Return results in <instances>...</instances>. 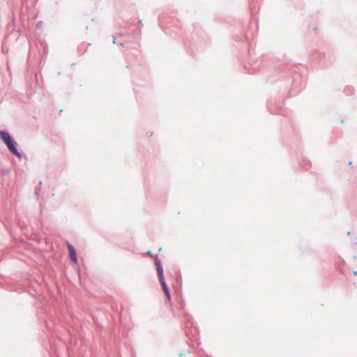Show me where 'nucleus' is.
Listing matches in <instances>:
<instances>
[{
	"mask_svg": "<svg viewBox=\"0 0 357 357\" xmlns=\"http://www.w3.org/2000/svg\"><path fill=\"white\" fill-rule=\"evenodd\" d=\"M67 245H68L70 259L75 264H77V258L76 250H75V248L69 243H68Z\"/></svg>",
	"mask_w": 357,
	"mask_h": 357,
	"instance_id": "obj_3",
	"label": "nucleus"
},
{
	"mask_svg": "<svg viewBox=\"0 0 357 357\" xmlns=\"http://www.w3.org/2000/svg\"><path fill=\"white\" fill-rule=\"evenodd\" d=\"M0 138L6 145L8 150L17 158H21V154L17 149V142L7 132L0 130Z\"/></svg>",
	"mask_w": 357,
	"mask_h": 357,
	"instance_id": "obj_1",
	"label": "nucleus"
},
{
	"mask_svg": "<svg viewBox=\"0 0 357 357\" xmlns=\"http://www.w3.org/2000/svg\"><path fill=\"white\" fill-rule=\"evenodd\" d=\"M155 266H156L158 280L161 284L162 290L167 297V299L169 301L171 299V296H170V294L169 291V289H168L166 282L165 280L162 267L161 266L160 262H158V261H155Z\"/></svg>",
	"mask_w": 357,
	"mask_h": 357,
	"instance_id": "obj_2",
	"label": "nucleus"
}]
</instances>
